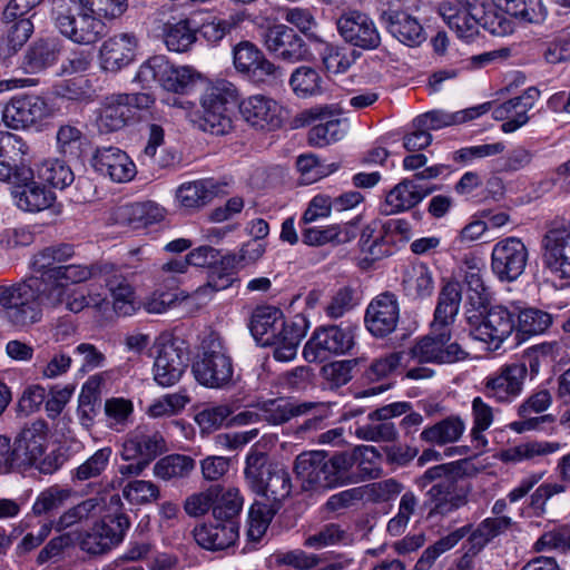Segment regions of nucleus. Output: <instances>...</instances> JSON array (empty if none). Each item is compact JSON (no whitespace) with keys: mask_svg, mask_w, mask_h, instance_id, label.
I'll list each match as a JSON object with an SVG mask.
<instances>
[{"mask_svg":"<svg viewBox=\"0 0 570 570\" xmlns=\"http://www.w3.org/2000/svg\"><path fill=\"white\" fill-rule=\"evenodd\" d=\"M63 306L71 313L92 307L101 311L107 296L94 285L88 288L71 285H48L43 279L31 276L28 279L0 287V305L3 317L17 327L38 323L42 317V305Z\"/></svg>","mask_w":570,"mask_h":570,"instance_id":"f257e3e1","label":"nucleus"},{"mask_svg":"<svg viewBox=\"0 0 570 570\" xmlns=\"http://www.w3.org/2000/svg\"><path fill=\"white\" fill-rule=\"evenodd\" d=\"M375 454L372 446L356 449L353 453H338L331 459L324 451L303 452L296 456L294 471L307 491H325L353 482L351 469L358 455Z\"/></svg>","mask_w":570,"mask_h":570,"instance_id":"f03ea898","label":"nucleus"},{"mask_svg":"<svg viewBox=\"0 0 570 570\" xmlns=\"http://www.w3.org/2000/svg\"><path fill=\"white\" fill-rule=\"evenodd\" d=\"M249 330L257 342L274 347V357L281 362L295 358L298 345L306 334L301 324L286 323L281 309L273 306L255 308Z\"/></svg>","mask_w":570,"mask_h":570,"instance_id":"7ed1b4c3","label":"nucleus"},{"mask_svg":"<svg viewBox=\"0 0 570 570\" xmlns=\"http://www.w3.org/2000/svg\"><path fill=\"white\" fill-rule=\"evenodd\" d=\"M456 463H443L429 468L415 480L424 489L434 483L426 492L430 503L429 517H448L469 502V489L460 485L456 479Z\"/></svg>","mask_w":570,"mask_h":570,"instance_id":"20e7f679","label":"nucleus"},{"mask_svg":"<svg viewBox=\"0 0 570 570\" xmlns=\"http://www.w3.org/2000/svg\"><path fill=\"white\" fill-rule=\"evenodd\" d=\"M439 12L450 29L466 41L479 33L480 27L494 36H504L511 32V27L505 20L495 16L489 6L479 0H466L461 3L460 8L450 2H443L439 7Z\"/></svg>","mask_w":570,"mask_h":570,"instance_id":"39448f33","label":"nucleus"},{"mask_svg":"<svg viewBox=\"0 0 570 570\" xmlns=\"http://www.w3.org/2000/svg\"><path fill=\"white\" fill-rule=\"evenodd\" d=\"M200 79V75L188 66H174L165 56H154L142 62L135 81L145 88L158 82L165 90L188 94Z\"/></svg>","mask_w":570,"mask_h":570,"instance_id":"423d86ee","label":"nucleus"},{"mask_svg":"<svg viewBox=\"0 0 570 570\" xmlns=\"http://www.w3.org/2000/svg\"><path fill=\"white\" fill-rule=\"evenodd\" d=\"M237 88L228 80L210 82L200 96L202 118L199 127L213 135H224L232 128L228 105L237 99Z\"/></svg>","mask_w":570,"mask_h":570,"instance_id":"0eeeda50","label":"nucleus"},{"mask_svg":"<svg viewBox=\"0 0 570 570\" xmlns=\"http://www.w3.org/2000/svg\"><path fill=\"white\" fill-rule=\"evenodd\" d=\"M451 331L431 333L409 351L394 352V368L406 366L410 360L419 363L450 364L464 360L468 353L455 342L449 343Z\"/></svg>","mask_w":570,"mask_h":570,"instance_id":"6e6552de","label":"nucleus"},{"mask_svg":"<svg viewBox=\"0 0 570 570\" xmlns=\"http://www.w3.org/2000/svg\"><path fill=\"white\" fill-rule=\"evenodd\" d=\"M330 403L298 402L289 399H274L264 402L262 415L273 425L283 424L298 416L311 415L296 429V434L304 435L320 428L322 421L330 415Z\"/></svg>","mask_w":570,"mask_h":570,"instance_id":"1a4fd4ad","label":"nucleus"},{"mask_svg":"<svg viewBox=\"0 0 570 570\" xmlns=\"http://www.w3.org/2000/svg\"><path fill=\"white\" fill-rule=\"evenodd\" d=\"M195 380L203 386L222 389L232 382L234 366L226 348L217 340L203 345V352L191 366Z\"/></svg>","mask_w":570,"mask_h":570,"instance_id":"9d476101","label":"nucleus"},{"mask_svg":"<svg viewBox=\"0 0 570 570\" xmlns=\"http://www.w3.org/2000/svg\"><path fill=\"white\" fill-rule=\"evenodd\" d=\"M474 315L469 316L473 337L484 342L492 351L500 348L517 328L515 308L512 303L493 305L481 314L480 320L474 321Z\"/></svg>","mask_w":570,"mask_h":570,"instance_id":"9b49d317","label":"nucleus"},{"mask_svg":"<svg viewBox=\"0 0 570 570\" xmlns=\"http://www.w3.org/2000/svg\"><path fill=\"white\" fill-rule=\"evenodd\" d=\"M49 444V426L42 420L26 425L14 441L18 466H36L43 473H52L53 465L45 458Z\"/></svg>","mask_w":570,"mask_h":570,"instance_id":"f8f14e48","label":"nucleus"},{"mask_svg":"<svg viewBox=\"0 0 570 570\" xmlns=\"http://www.w3.org/2000/svg\"><path fill=\"white\" fill-rule=\"evenodd\" d=\"M53 116L49 102L36 95H18L6 102L2 121L7 128L26 130Z\"/></svg>","mask_w":570,"mask_h":570,"instance_id":"ddd939ff","label":"nucleus"},{"mask_svg":"<svg viewBox=\"0 0 570 570\" xmlns=\"http://www.w3.org/2000/svg\"><path fill=\"white\" fill-rule=\"evenodd\" d=\"M154 355V381L163 387L177 384L187 368L186 350L174 340L161 336L155 342Z\"/></svg>","mask_w":570,"mask_h":570,"instance_id":"4468645a","label":"nucleus"},{"mask_svg":"<svg viewBox=\"0 0 570 570\" xmlns=\"http://www.w3.org/2000/svg\"><path fill=\"white\" fill-rule=\"evenodd\" d=\"M529 252L518 237L509 236L497 242L491 252V271L503 283L515 282L525 271Z\"/></svg>","mask_w":570,"mask_h":570,"instance_id":"2eb2a0df","label":"nucleus"},{"mask_svg":"<svg viewBox=\"0 0 570 570\" xmlns=\"http://www.w3.org/2000/svg\"><path fill=\"white\" fill-rule=\"evenodd\" d=\"M355 327L325 326L316 330L303 348L308 362H323L332 355L345 354L354 345Z\"/></svg>","mask_w":570,"mask_h":570,"instance_id":"dca6fc26","label":"nucleus"},{"mask_svg":"<svg viewBox=\"0 0 570 570\" xmlns=\"http://www.w3.org/2000/svg\"><path fill=\"white\" fill-rule=\"evenodd\" d=\"M129 525V519L124 513L105 517L80 535L79 546L90 554L105 553L124 540Z\"/></svg>","mask_w":570,"mask_h":570,"instance_id":"f3484780","label":"nucleus"},{"mask_svg":"<svg viewBox=\"0 0 570 570\" xmlns=\"http://www.w3.org/2000/svg\"><path fill=\"white\" fill-rule=\"evenodd\" d=\"M240 118L257 131H273L283 125L284 108L273 97L256 94L248 96L238 105Z\"/></svg>","mask_w":570,"mask_h":570,"instance_id":"a211bd4d","label":"nucleus"},{"mask_svg":"<svg viewBox=\"0 0 570 570\" xmlns=\"http://www.w3.org/2000/svg\"><path fill=\"white\" fill-rule=\"evenodd\" d=\"M55 23L63 37L82 46L94 45L107 33V26L102 19L81 9L77 16L69 10L58 11Z\"/></svg>","mask_w":570,"mask_h":570,"instance_id":"6ab92c4d","label":"nucleus"},{"mask_svg":"<svg viewBox=\"0 0 570 570\" xmlns=\"http://www.w3.org/2000/svg\"><path fill=\"white\" fill-rule=\"evenodd\" d=\"M527 374L524 363L505 364L483 380L482 392L498 403H511L521 395Z\"/></svg>","mask_w":570,"mask_h":570,"instance_id":"aec40b11","label":"nucleus"},{"mask_svg":"<svg viewBox=\"0 0 570 570\" xmlns=\"http://www.w3.org/2000/svg\"><path fill=\"white\" fill-rule=\"evenodd\" d=\"M543 264L559 278L570 281V226H553L542 239Z\"/></svg>","mask_w":570,"mask_h":570,"instance_id":"412c9836","label":"nucleus"},{"mask_svg":"<svg viewBox=\"0 0 570 570\" xmlns=\"http://www.w3.org/2000/svg\"><path fill=\"white\" fill-rule=\"evenodd\" d=\"M264 42L269 52L288 62L306 60L309 53L304 39L293 28L284 23L268 27Z\"/></svg>","mask_w":570,"mask_h":570,"instance_id":"4be33fe9","label":"nucleus"},{"mask_svg":"<svg viewBox=\"0 0 570 570\" xmlns=\"http://www.w3.org/2000/svg\"><path fill=\"white\" fill-rule=\"evenodd\" d=\"M138 39L131 32H119L107 38L99 48V65L104 71L118 72L134 62Z\"/></svg>","mask_w":570,"mask_h":570,"instance_id":"5701e85b","label":"nucleus"},{"mask_svg":"<svg viewBox=\"0 0 570 570\" xmlns=\"http://www.w3.org/2000/svg\"><path fill=\"white\" fill-rule=\"evenodd\" d=\"M91 165L96 171L115 183L130 181L137 174L132 159L114 146L97 148L91 157Z\"/></svg>","mask_w":570,"mask_h":570,"instance_id":"b1692460","label":"nucleus"},{"mask_svg":"<svg viewBox=\"0 0 570 570\" xmlns=\"http://www.w3.org/2000/svg\"><path fill=\"white\" fill-rule=\"evenodd\" d=\"M341 36L353 46L363 49H374L381 38L372 19L360 11L345 12L337 21Z\"/></svg>","mask_w":570,"mask_h":570,"instance_id":"393cba45","label":"nucleus"},{"mask_svg":"<svg viewBox=\"0 0 570 570\" xmlns=\"http://www.w3.org/2000/svg\"><path fill=\"white\" fill-rule=\"evenodd\" d=\"M165 450V440L158 432H147L137 428L125 436L119 455L124 461L141 460L149 464Z\"/></svg>","mask_w":570,"mask_h":570,"instance_id":"a878e982","label":"nucleus"},{"mask_svg":"<svg viewBox=\"0 0 570 570\" xmlns=\"http://www.w3.org/2000/svg\"><path fill=\"white\" fill-rule=\"evenodd\" d=\"M538 98L539 90L528 88L522 95L498 106L493 116L502 121L501 130L504 134H512L523 127L529 121L528 112L533 108Z\"/></svg>","mask_w":570,"mask_h":570,"instance_id":"bb28decb","label":"nucleus"},{"mask_svg":"<svg viewBox=\"0 0 570 570\" xmlns=\"http://www.w3.org/2000/svg\"><path fill=\"white\" fill-rule=\"evenodd\" d=\"M484 267L483 259L472 253L465 254L458 266L456 274L465 285L473 306H484L490 298L489 287L484 282Z\"/></svg>","mask_w":570,"mask_h":570,"instance_id":"cd10ccee","label":"nucleus"},{"mask_svg":"<svg viewBox=\"0 0 570 570\" xmlns=\"http://www.w3.org/2000/svg\"><path fill=\"white\" fill-rule=\"evenodd\" d=\"M483 2L495 16L505 20L511 28L512 18L540 23L547 17V8L542 0H488V2Z\"/></svg>","mask_w":570,"mask_h":570,"instance_id":"c85d7f7f","label":"nucleus"},{"mask_svg":"<svg viewBox=\"0 0 570 570\" xmlns=\"http://www.w3.org/2000/svg\"><path fill=\"white\" fill-rule=\"evenodd\" d=\"M239 525L237 521L217 524H202L194 529V539L198 546L207 550H224L233 546L238 539Z\"/></svg>","mask_w":570,"mask_h":570,"instance_id":"c756f323","label":"nucleus"},{"mask_svg":"<svg viewBox=\"0 0 570 570\" xmlns=\"http://www.w3.org/2000/svg\"><path fill=\"white\" fill-rule=\"evenodd\" d=\"M225 184L214 178L199 179L181 184L176 197L181 207L195 209L205 206L224 191Z\"/></svg>","mask_w":570,"mask_h":570,"instance_id":"7c9ffc66","label":"nucleus"},{"mask_svg":"<svg viewBox=\"0 0 570 570\" xmlns=\"http://www.w3.org/2000/svg\"><path fill=\"white\" fill-rule=\"evenodd\" d=\"M105 282L110 299L107 298L104 306L111 304L118 316H131L141 307L134 286L125 276L112 275Z\"/></svg>","mask_w":570,"mask_h":570,"instance_id":"2f4dec72","label":"nucleus"},{"mask_svg":"<svg viewBox=\"0 0 570 570\" xmlns=\"http://www.w3.org/2000/svg\"><path fill=\"white\" fill-rule=\"evenodd\" d=\"M131 106L130 95L117 94L107 97L98 118L99 129L110 132L124 128L132 116Z\"/></svg>","mask_w":570,"mask_h":570,"instance_id":"473e14b6","label":"nucleus"},{"mask_svg":"<svg viewBox=\"0 0 570 570\" xmlns=\"http://www.w3.org/2000/svg\"><path fill=\"white\" fill-rule=\"evenodd\" d=\"M365 325L376 337H385L392 333V295L382 293L367 306Z\"/></svg>","mask_w":570,"mask_h":570,"instance_id":"72a5a7b5","label":"nucleus"},{"mask_svg":"<svg viewBox=\"0 0 570 570\" xmlns=\"http://www.w3.org/2000/svg\"><path fill=\"white\" fill-rule=\"evenodd\" d=\"M402 287L406 296L416 299L428 297L434 288L433 275L424 263H414L402 271Z\"/></svg>","mask_w":570,"mask_h":570,"instance_id":"f704fd0d","label":"nucleus"},{"mask_svg":"<svg viewBox=\"0 0 570 570\" xmlns=\"http://www.w3.org/2000/svg\"><path fill=\"white\" fill-rule=\"evenodd\" d=\"M356 237V227L352 224H333L322 227H307L302 230L303 243L308 246H323L328 243L344 244Z\"/></svg>","mask_w":570,"mask_h":570,"instance_id":"c9c22d12","label":"nucleus"},{"mask_svg":"<svg viewBox=\"0 0 570 570\" xmlns=\"http://www.w3.org/2000/svg\"><path fill=\"white\" fill-rule=\"evenodd\" d=\"M197 29L189 19L168 21L163 26V41L173 52H186L196 42Z\"/></svg>","mask_w":570,"mask_h":570,"instance_id":"e433bc0d","label":"nucleus"},{"mask_svg":"<svg viewBox=\"0 0 570 570\" xmlns=\"http://www.w3.org/2000/svg\"><path fill=\"white\" fill-rule=\"evenodd\" d=\"M196 468L195 460L185 454H169L158 460L153 468L157 479L177 482L190 476Z\"/></svg>","mask_w":570,"mask_h":570,"instance_id":"4c0bfd02","label":"nucleus"},{"mask_svg":"<svg viewBox=\"0 0 570 570\" xmlns=\"http://www.w3.org/2000/svg\"><path fill=\"white\" fill-rule=\"evenodd\" d=\"M60 55L58 41L46 39L36 41L26 52L23 66L28 72H40L53 66Z\"/></svg>","mask_w":570,"mask_h":570,"instance_id":"58836bf2","label":"nucleus"},{"mask_svg":"<svg viewBox=\"0 0 570 570\" xmlns=\"http://www.w3.org/2000/svg\"><path fill=\"white\" fill-rule=\"evenodd\" d=\"M551 404V395L548 391H540L532 395L524 404L520 406V414L524 419L512 424V429L518 433L538 430L547 421H551L550 415H540L528 417L531 412L540 413L546 411Z\"/></svg>","mask_w":570,"mask_h":570,"instance_id":"ea45409f","label":"nucleus"},{"mask_svg":"<svg viewBox=\"0 0 570 570\" xmlns=\"http://www.w3.org/2000/svg\"><path fill=\"white\" fill-rule=\"evenodd\" d=\"M464 431L465 422L460 416L451 415L432 426L425 428L421 438L425 442L443 445L459 441Z\"/></svg>","mask_w":570,"mask_h":570,"instance_id":"a19ab883","label":"nucleus"},{"mask_svg":"<svg viewBox=\"0 0 570 570\" xmlns=\"http://www.w3.org/2000/svg\"><path fill=\"white\" fill-rule=\"evenodd\" d=\"M292 491L289 473L282 466L275 465L267 472L262 489L255 493L271 500L272 504L279 508V503L285 500Z\"/></svg>","mask_w":570,"mask_h":570,"instance_id":"79ce46f5","label":"nucleus"},{"mask_svg":"<svg viewBox=\"0 0 570 570\" xmlns=\"http://www.w3.org/2000/svg\"><path fill=\"white\" fill-rule=\"evenodd\" d=\"M16 205L26 212H40L48 208L55 200V195L45 187L31 183L12 191Z\"/></svg>","mask_w":570,"mask_h":570,"instance_id":"37998d69","label":"nucleus"},{"mask_svg":"<svg viewBox=\"0 0 570 570\" xmlns=\"http://www.w3.org/2000/svg\"><path fill=\"white\" fill-rule=\"evenodd\" d=\"M518 317L517 328L528 335H537L547 331L552 324V316L541 309L524 307L521 303L512 302Z\"/></svg>","mask_w":570,"mask_h":570,"instance_id":"c03bdc74","label":"nucleus"},{"mask_svg":"<svg viewBox=\"0 0 570 570\" xmlns=\"http://www.w3.org/2000/svg\"><path fill=\"white\" fill-rule=\"evenodd\" d=\"M471 530L470 525L461 527L445 537L439 539L434 544L428 547L415 563V570H430L435 560L444 552L455 547Z\"/></svg>","mask_w":570,"mask_h":570,"instance_id":"a18cd8bd","label":"nucleus"},{"mask_svg":"<svg viewBox=\"0 0 570 570\" xmlns=\"http://www.w3.org/2000/svg\"><path fill=\"white\" fill-rule=\"evenodd\" d=\"M371 423L366 426L357 428L355 433L358 438L380 441L392 439V405H386L370 414Z\"/></svg>","mask_w":570,"mask_h":570,"instance_id":"49530a36","label":"nucleus"},{"mask_svg":"<svg viewBox=\"0 0 570 570\" xmlns=\"http://www.w3.org/2000/svg\"><path fill=\"white\" fill-rule=\"evenodd\" d=\"M348 124L345 119H330L314 125L308 131V142L314 147H325L345 137Z\"/></svg>","mask_w":570,"mask_h":570,"instance_id":"de8ad7c7","label":"nucleus"},{"mask_svg":"<svg viewBox=\"0 0 570 570\" xmlns=\"http://www.w3.org/2000/svg\"><path fill=\"white\" fill-rule=\"evenodd\" d=\"M52 95L69 101L89 102L94 99L95 90L89 79L75 77L55 83Z\"/></svg>","mask_w":570,"mask_h":570,"instance_id":"09e8293b","label":"nucleus"},{"mask_svg":"<svg viewBox=\"0 0 570 570\" xmlns=\"http://www.w3.org/2000/svg\"><path fill=\"white\" fill-rule=\"evenodd\" d=\"M246 18L244 11H238L229 14L227 18H213L205 21L199 32L202 37L210 45H216L222 41L228 33L237 28Z\"/></svg>","mask_w":570,"mask_h":570,"instance_id":"8fccbe9b","label":"nucleus"},{"mask_svg":"<svg viewBox=\"0 0 570 570\" xmlns=\"http://www.w3.org/2000/svg\"><path fill=\"white\" fill-rule=\"evenodd\" d=\"M275 465L268 464V456L258 448L253 446L246 454L244 475L248 487L255 492L262 489L264 479L269 469Z\"/></svg>","mask_w":570,"mask_h":570,"instance_id":"3c124183","label":"nucleus"},{"mask_svg":"<svg viewBox=\"0 0 570 570\" xmlns=\"http://www.w3.org/2000/svg\"><path fill=\"white\" fill-rule=\"evenodd\" d=\"M37 176L40 180L59 189L66 188L75 179L70 167L65 161L57 158L41 161L37 166Z\"/></svg>","mask_w":570,"mask_h":570,"instance_id":"603ef678","label":"nucleus"},{"mask_svg":"<svg viewBox=\"0 0 570 570\" xmlns=\"http://www.w3.org/2000/svg\"><path fill=\"white\" fill-rule=\"evenodd\" d=\"M104 411L106 425L116 432H122L131 422L134 403L125 397H110L106 400Z\"/></svg>","mask_w":570,"mask_h":570,"instance_id":"864d4df0","label":"nucleus"},{"mask_svg":"<svg viewBox=\"0 0 570 570\" xmlns=\"http://www.w3.org/2000/svg\"><path fill=\"white\" fill-rule=\"evenodd\" d=\"M296 166L301 173V181L304 185H311L320 179L330 176L338 170L340 165L336 163H322L315 155H301L296 160Z\"/></svg>","mask_w":570,"mask_h":570,"instance_id":"5fc2aeb1","label":"nucleus"},{"mask_svg":"<svg viewBox=\"0 0 570 570\" xmlns=\"http://www.w3.org/2000/svg\"><path fill=\"white\" fill-rule=\"evenodd\" d=\"M558 450V443L528 442L501 451L500 459L505 463H520L542 454L553 453Z\"/></svg>","mask_w":570,"mask_h":570,"instance_id":"6e6d98bb","label":"nucleus"},{"mask_svg":"<svg viewBox=\"0 0 570 570\" xmlns=\"http://www.w3.org/2000/svg\"><path fill=\"white\" fill-rule=\"evenodd\" d=\"M122 215L134 228L147 227L164 218V209L153 202L136 203L122 208Z\"/></svg>","mask_w":570,"mask_h":570,"instance_id":"4d7b16f0","label":"nucleus"},{"mask_svg":"<svg viewBox=\"0 0 570 570\" xmlns=\"http://www.w3.org/2000/svg\"><path fill=\"white\" fill-rule=\"evenodd\" d=\"M322 79L318 72L307 66L296 68L291 78L289 86L299 98H307L321 94Z\"/></svg>","mask_w":570,"mask_h":570,"instance_id":"13d9d810","label":"nucleus"},{"mask_svg":"<svg viewBox=\"0 0 570 570\" xmlns=\"http://www.w3.org/2000/svg\"><path fill=\"white\" fill-rule=\"evenodd\" d=\"M29 154L30 147L20 136L0 132V164L23 165Z\"/></svg>","mask_w":570,"mask_h":570,"instance_id":"bf43d9fd","label":"nucleus"},{"mask_svg":"<svg viewBox=\"0 0 570 570\" xmlns=\"http://www.w3.org/2000/svg\"><path fill=\"white\" fill-rule=\"evenodd\" d=\"M325 69L330 73H344L358 58L355 50L324 43L321 52Z\"/></svg>","mask_w":570,"mask_h":570,"instance_id":"052dcab7","label":"nucleus"},{"mask_svg":"<svg viewBox=\"0 0 570 570\" xmlns=\"http://www.w3.org/2000/svg\"><path fill=\"white\" fill-rule=\"evenodd\" d=\"M100 502L99 498H89L69 508L55 521V529L60 532L95 515Z\"/></svg>","mask_w":570,"mask_h":570,"instance_id":"680f3d73","label":"nucleus"},{"mask_svg":"<svg viewBox=\"0 0 570 570\" xmlns=\"http://www.w3.org/2000/svg\"><path fill=\"white\" fill-rule=\"evenodd\" d=\"M394 37L409 47L421 45L424 39L423 28L420 22L405 12H399L394 17Z\"/></svg>","mask_w":570,"mask_h":570,"instance_id":"e2e57ef3","label":"nucleus"},{"mask_svg":"<svg viewBox=\"0 0 570 570\" xmlns=\"http://www.w3.org/2000/svg\"><path fill=\"white\" fill-rule=\"evenodd\" d=\"M278 507L256 501L252 504L248 513L247 534L252 540H259L266 532Z\"/></svg>","mask_w":570,"mask_h":570,"instance_id":"0e129e2a","label":"nucleus"},{"mask_svg":"<svg viewBox=\"0 0 570 570\" xmlns=\"http://www.w3.org/2000/svg\"><path fill=\"white\" fill-rule=\"evenodd\" d=\"M434 188L422 190L414 180L404 179L394 186V213L413 208Z\"/></svg>","mask_w":570,"mask_h":570,"instance_id":"69168bd1","label":"nucleus"},{"mask_svg":"<svg viewBox=\"0 0 570 570\" xmlns=\"http://www.w3.org/2000/svg\"><path fill=\"white\" fill-rule=\"evenodd\" d=\"M72 495V490L52 485L41 491L36 498L32 511L37 515L46 514L62 507Z\"/></svg>","mask_w":570,"mask_h":570,"instance_id":"338daca9","label":"nucleus"},{"mask_svg":"<svg viewBox=\"0 0 570 570\" xmlns=\"http://www.w3.org/2000/svg\"><path fill=\"white\" fill-rule=\"evenodd\" d=\"M122 497L132 505H144L158 500L160 490L151 481L134 480L122 488Z\"/></svg>","mask_w":570,"mask_h":570,"instance_id":"774afa93","label":"nucleus"}]
</instances>
